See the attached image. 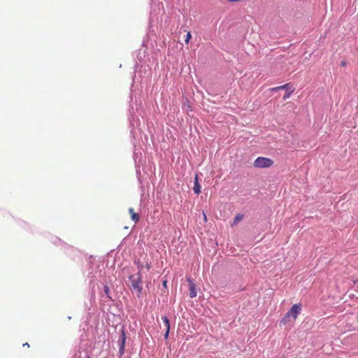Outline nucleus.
<instances>
[{
	"label": "nucleus",
	"instance_id": "1",
	"mask_svg": "<svg viewBox=\"0 0 358 358\" xmlns=\"http://www.w3.org/2000/svg\"><path fill=\"white\" fill-rule=\"evenodd\" d=\"M129 286L133 292H135L139 297L142 294V276L141 273L129 277Z\"/></svg>",
	"mask_w": 358,
	"mask_h": 358
},
{
	"label": "nucleus",
	"instance_id": "2",
	"mask_svg": "<svg viewBox=\"0 0 358 358\" xmlns=\"http://www.w3.org/2000/svg\"><path fill=\"white\" fill-rule=\"evenodd\" d=\"M301 310V305L300 303L294 304L289 310V311L286 313L285 317L282 318V322L285 323L287 322V318H289V317H292V319L295 320L297 318V316L300 313Z\"/></svg>",
	"mask_w": 358,
	"mask_h": 358
},
{
	"label": "nucleus",
	"instance_id": "3",
	"mask_svg": "<svg viewBox=\"0 0 358 358\" xmlns=\"http://www.w3.org/2000/svg\"><path fill=\"white\" fill-rule=\"evenodd\" d=\"M273 164V161L267 157H259L253 163L255 168L262 169L268 168Z\"/></svg>",
	"mask_w": 358,
	"mask_h": 358
},
{
	"label": "nucleus",
	"instance_id": "4",
	"mask_svg": "<svg viewBox=\"0 0 358 358\" xmlns=\"http://www.w3.org/2000/svg\"><path fill=\"white\" fill-rule=\"evenodd\" d=\"M187 282L189 287V296L191 298L196 297L197 293L196 290V285L194 284V280L191 278H188Z\"/></svg>",
	"mask_w": 358,
	"mask_h": 358
},
{
	"label": "nucleus",
	"instance_id": "5",
	"mask_svg": "<svg viewBox=\"0 0 358 358\" xmlns=\"http://www.w3.org/2000/svg\"><path fill=\"white\" fill-rule=\"evenodd\" d=\"M127 336L124 330L122 331L120 340H121V344L119 350V352L120 355H122L124 353V345L126 342Z\"/></svg>",
	"mask_w": 358,
	"mask_h": 358
},
{
	"label": "nucleus",
	"instance_id": "6",
	"mask_svg": "<svg viewBox=\"0 0 358 358\" xmlns=\"http://www.w3.org/2000/svg\"><path fill=\"white\" fill-rule=\"evenodd\" d=\"M194 185V187H193L194 192L195 194H199L201 192V186L199 183L197 174L195 175Z\"/></svg>",
	"mask_w": 358,
	"mask_h": 358
},
{
	"label": "nucleus",
	"instance_id": "7",
	"mask_svg": "<svg viewBox=\"0 0 358 358\" xmlns=\"http://www.w3.org/2000/svg\"><path fill=\"white\" fill-rule=\"evenodd\" d=\"M129 213L131 215V219L132 220V221H134L136 223L139 221V220H140L139 215L134 212V208H130L129 209Z\"/></svg>",
	"mask_w": 358,
	"mask_h": 358
},
{
	"label": "nucleus",
	"instance_id": "8",
	"mask_svg": "<svg viewBox=\"0 0 358 358\" xmlns=\"http://www.w3.org/2000/svg\"><path fill=\"white\" fill-rule=\"evenodd\" d=\"M287 85H288V84H285V85H280L278 87H273L271 89V91L276 92V91H278L280 90H284V89L287 88Z\"/></svg>",
	"mask_w": 358,
	"mask_h": 358
},
{
	"label": "nucleus",
	"instance_id": "9",
	"mask_svg": "<svg viewBox=\"0 0 358 358\" xmlns=\"http://www.w3.org/2000/svg\"><path fill=\"white\" fill-rule=\"evenodd\" d=\"M163 322L166 327V329H168V331L170 330V323L169 320L166 316L162 317Z\"/></svg>",
	"mask_w": 358,
	"mask_h": 358
},
{
	"label": "nucleus",
	"instance_id": "10",
	"mask_svg": "<svg viewBox=\"0 0 358 358\" xmlns=\"http://www.w3.org/2000/svg\"><path fill=\"white\" fill-rule=\"evenodd\" d=\"M243 215H241V214H238V215L235 217V218H234V223H233V224H238L239 222H241V221L242 220V219H243Z\"/></svg>",
	"mask_w": 358,
	"mask_h": 358
},
{
	"label": "nucleus",
	"instance_id": "11",
	"mask_svg": "<svg viewBox=\"0 0 358 358\" xmlns=\"http://www.w3.org/2000/svg\"><path fill=\"white\" fill-rule=\"evenodd\" d=\"M191 38H192V34H191L190 31H188L186 35V38L185 39V43L187 44L189 42V41L191 40Z\"/></svg>",
	"mask_w": 358,
	"mask_h": 358
},
{
	"label": "nucleus",
	"instance_id": "12",
	"mask_svg": "<svg viewBox=\"0 0 358 358\" xmlns=\"http://www.w3.org/2000/svg\"><path fill=\"white\" fill-rule=\"evenodd\" d=\"M137 266H138V268L139 270L138 273H141V271L143 269V266L142 264H140L139 262H137Z\"/></svg>",
	"mask_w": 358,
	"mask_h": 358
},
{
	"label": "nucleus",
	"instance_id": "13",
	"mask_svg": "<svg viewBox=\"0 0 358 358\" xmlns=\"http://www.w3.org/2000/svg\"><path fill=\"white\" fill-rule=\"evenodd\" d=\"M103 289H104V292H105L107 295H108V293H109V287H108L107 285H106V286H104ZM108 296L109 297V296Z\"/></svg>",
	"mask_w": 358,
	"mask_h": 358
},
{
	"label": "nucleus",
	"instance_id": "14",
	"mask_svg": "<svg viewBox=\"0 0 358 358\" xmlns=\"http://www.w3.org/2000/svg\"><path fill=\"white\" fill-rule=\"evenodd\" d=\"M290 94H291V92H287V93L285 94V96H284L283 99H286L289 98V97L290 96Z\"/></svg>",
	"mask_w": 358,
	"mask_h": 358
},
{
	"label": "nucleus",
	"instance_id": "15",
	"mask_svg": "<svg viewBox=\"0 0 358 358\" xmlns=\"http://www.w3.org/2000/svg\"><path fill=\"white\" fill-rule=\"evenodd\" d=\"M169 331H168V329H167L166 330L165 334H164V338H165L166 339H167V338H168V337H169Z\"/></svg>",
	"mask_w": 358,
	"mask_h": 358
},
{
	"label": "nucleus",
	"instance_id": "16",
	"mask_svg": "<svg viewBox=\"0 0 358 358\" xmlns=\"http://www.w3.org/2000/svg\"><path fill=\"white\" fill-rule=\"evenodd\" d=\"M346 64H347V62H346V61H345V60H343V61H342V62H341V65L342 66H346Z\"/></svg>",
	"mask_w": 358,
	"mask_h": 358
},
{
	"label": "nucleus",
	"instance_id": "17",
	"mask_svg": "<svg viewBox=\"0 0 358 358\" xmlns=\"http://www.w3.org/2000/svg\"><path fill=\"white\" fill-rule=\"evenodd\" d=\"M203 215L204 221L207 222V217H206V213L204 212H203Z\"/></svg>",
	"mask_w": 358,
	"mask_h": 358
},
{
	"label": "nucleus",
	"instance_id": "18",
	"mask_svg": "<svg viewBox=\"0 0 358 358\" xmlns=\"http://www.w3.org/2000/svg\"><path fill=\"white\" fill-rule=\"evenodd\" d=\"M23 346H25V347H28V348H29V345L27 343H26L23 344Z\"/></svg>",
	"mask_w": 358,
	"mask_h": 358
},
{
	"label": "nucleus",
	"instance_id": "19",
	"mask_svg": "<svg viewBox=\"0 0 358 358\" xmlns=\"http://www.w3.org/2000/svg\"><path fill=\"white\" fill-rule=\"evenodd\" d=\"M146 268H147V269H148V270H149V269H150V265H149L148 264H147V265H146Z\"/></svg>",
	"mask_w": 358,
	"mask_h": 358
},
{
	"label": "nucleus",
	"instance_id": "20",
	"mask_svg": "<svg viewBox=\"0 0 358 358\" xmlns=\"http://www.w3.org/2000/svg\"><path fill=\"white\" fill-rule=\"evenodd\" d=\"M166 281H164V285L166 286Z\"/></svg>",
	"mask_w": 358,
	"mask_h": 358
},
{
	"label": "nucleus",
	"instance_id": "21",
	"mask_svg": "<svg viewBox=\"0 0 358 358\" xmlns=\"http://www.w3.org/2000/svg\"><path fill=\"white\" fill-rule=\"evenodd\" d=\"M87 358H90V357H87Z\"/></svg>",
	"mask_w": 358,
	"mask_h": 358
}]
</instances>
